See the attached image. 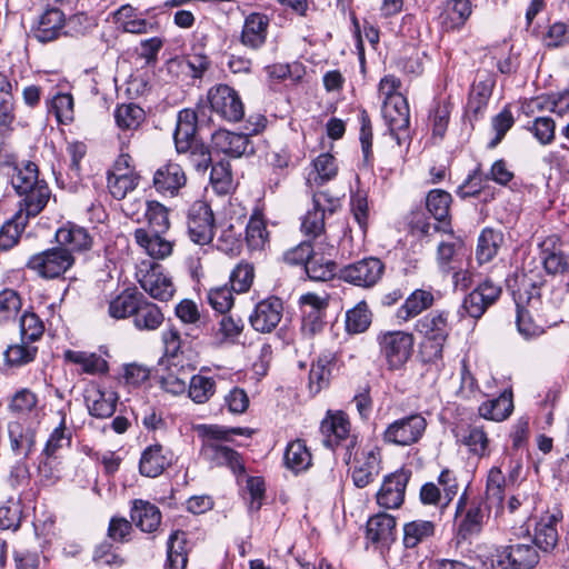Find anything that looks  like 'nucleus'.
<instances>
[{
  "instance_id": "1",
  "label": "nucleus",
  "mask_w": 569,
  "mask_h": 569,
  "mask_svg": "<svg viewBox=\"0 0 569 569\" xmlns=\"http://www.w3.org/2000/svg\"><path fill=\"white\" fill-rule=\"evenodd\" d=\"M57 246L32 254L26 267L43 279H56L71 267V226L66 224L56 232Z\"/></svg>"
},
{
  "instance_id": "2",
  "label": "nucleus",
  "mask_w": 569,
  "mask_h": 569,
  "mask_svg": "<svg viewBox=\"0 0 569 569\" xmlns=\"http://www.w3.org/2000/svg\"><path fill=\"white\" fill-rule=\"evenodd\" d=\"M380 356L389 370L401 369L413 352V335L402 330L380 331L377 335Z\"/></svg>"
},
{
  "instance_id": "3",
  "label": "nucleus",
  "mask_w": 569,
  "mask_h": 569,
  "mask_svg": "<svg viewBox=\"0 0 569 569\" xmlns=\"http://www.w3.org/2000/svg\"><path fill=\"white\" fill-rule=\"evenodd\" d=\"M488 511L480 498L469 499L465 491L458 499L455 513L458 539L467 540L479 535L483 528Z\"/></svg>"
},
{
  "instance_id": "4",
  "label": "nucleus",
  "mask_w": 569,
  "mask_h": 569,
  "mask_svg": "<svg viewBox=\"0 0 569 569\" xmlns=\"http://www.w3.org/2000/svg\"><path fill=\"white\" fill-rule=\"evenodd\" d=\"M136 278L140 287L156 300L169 301L174 296L172 279L156 262L142 261L138 266Z\"/></svg>"
},
{
  "instance_id": "5",
  "label": "nucleus",
  "mask_w": 569,
  "mask_h": 569,
  "mask_svg": "<svg viewBox=\"0 0 569 569\" xmlns=\"http://www.w3.org/2000/svg\"><path fill=\"white\" fill-rule=\"evenodd\" d=\"M321 433L323 435V443L335 449L342 447L346 449L343 461L350 465L352 458V450L357 446V438L350 435V422L343 412H337L326 417L320 426Z\"/></svg>"
},
{
  "instance_id": "6",
  "label": "nucleus",
  "mask_w": 569,
  "mask_h": 569,
  "mask_svg": "<svg viewBox=\"0 0 569 569\" xmlns=\"http://www.w3.org/2000/svg\"><path fill=\"white\" fill-rule=\"evenodd\" d=\"M426 429V418L420 413H411L388 425L382 433V440L389 445L409 447L420 441Z\"/></svg>"
},
{
  "instance_id": "7",
  "label": "nucleus",
  "mask_w": 569,
  "mask_h": 569,
  "mask_svg": "<svg viewBox=\"0 0 569 569\" xmlns=\"http://www.w3.org/2000/svg\"><path fill=\"white\" fill-rule=\"evenodd\" d=\"M266 118L262 116L258 117L256 123L252 127H246L247 133H236L227 130H218L212 134L211 142L212 147L218 151L226 153L233 158L252 153L253 148L251 146L249 136L260 132L264 128Z\"/></svg>"
},
{
  "instance_id": "8",
  "label": "nucleus",
  "mask_w": 569,
  "mask_h": 569,
  "mask_svg": "<svg viewBox=\"0 0 569 569\" xmlns=\"http://www.w3.org/2000/svg\"><path fill=\"white\" fill-rule=\"evenodd\" d=\"M340 206L339 198L329 196L326 191L315 192L312 196V209L302 218L301 231L315 240L325 233V218L332 214Z\"/></svg>"
},
{
  "instance_id": "9",
  "label": "nucleus",
  "mask_w": 569,
  "mask_h": 569,
  "mask_svg": "<svg viewBox=\"0 0 569 569\" xmlns=\"http://www.w3.org/2000/svg\"><path fill=\"white\" fill-rule=\"evenodd\" d=\"M208 101L214 114L228 122H238L244 116V107L238 92L227 86L218 84L208 92Z\"/></svg>"
},
{
  "instance_id": "10",
  "label": "nucleus",
  "mask_w": 569,
  "mask_h": 569,
  "mask_svg": "<svg viewBox=\"0 0 569 569\" xmlns=\"http://www.w3.org/2000/svg\"><path fill=\"white\" fill-rule=\"evenodd\" d=\"M189 238L199 246L208 244L213 239L214 217L210 206L201 200L194 201L187 212Z\"/></svg>"
},
{
  "instance_id": "11",
  "label": "nucleus",
  "mask_w": 569,
  "mask_h": 569,
  "mask_svg": "<svg viewBox=\"0 0 569 569\" xmlns=\"http://www.w3.org/2000/svg\"><path fill=\"white\" fill-rule=\"evenodd\" d=\"M385 263L376 257H368L345 266L340 270V278L361 288H372L385 273Z\"/></svg>"
},
{
  "instance_id": "12",
  "label": "nucleus",
  "mask_w": 569,
  "mask_h": 569,
  "mask_svg": "<svg viewBox=\"0 0 569 569\" xmlns=\"http://www.w3.org/2000/svg\"><path fill=\"white\" fill-rule=\"evenodd\" d=\"M382 117L397 144L408 143L410 140V111L407 99L405 97H393L390 101H385Z\"/></svg>"
},
{
  "instance_id": "13",
  "label": "nucleus",
  "mask_w": 569,
  "mask_h": 569,
  "mask_svg": "<svg viewBox=\"0 0 569 569\" xmlns=\"http://www.w3.org/2000/svg\"><path fill=\"white\" fill-rule=\"evenodd\" d=\"M416 330L428 341L433 343V356L437 358L441 357L442 347L451 331L449 312L435 310L427 313L417 321Z\"/></svg>"
},
{
  "instance_id": "14",
  "label": "nucleus",
  "mask_w": 569,
  "mask_h": 569,
  "mask_svg": "<svg viewBox=\"0 0 569 569\" xmlns=\"http://www.w3.org/2000/svg\"><path fill=\"white\" fill-rule=\"evenodd\" d=\"M515 302L517 309L516 323L519 333L526 339L540 336L543 329L533 321L529 310V308H535L539 302L537 288L532 287L530 291H518L515 293Z\"/></svg>"
},
{
  "instance_id": "15",
  "label": "nucleus",
  "mask_w": 569,
  "mask_h": 569,
  "mask_svg": "<svg viewBox=\"0 0 569 569\" xmlns=\"http://www.w3.org/2000/svg\"><path fill=\"white\" fill-rule=\"evenodd\" d=\"M500 295L501 287L486 279L463 299L462 309L469 317L479 319Z\"/></svg>"
},
{
  "instance_id": "16",
  "label": "nucleus",
  "mask_w": 569,
  "mask_h": 569,
  "mask_svg": "<svg viewBox=\"0 0 569 569\" xmlns=\"http://www.w3.org/2000/svg\"><path fill=\"white\" fill-rule=\"evenodd\" d=\"M283 312V303L277 297H268L259 301L249 317L251 327L261 333L273 331L279 325Z\"/></svg>"
},
{
  "instance_id": "17",
  "label": "nucleus",
  "mask_w": 569,
  "mask_h": 569,
  "mask_svg": "<svg viewBox=\"0 0 569 569\" xmlns=\"http://www.w3.org/2000/svg\"><path fill=\"white\" fill-rule=\"evenodd\" d=\"M410 473L405 470L396 471L385 477L377 492V503L385 509H398L405 500L406 488Z\"/></svg>"
},
{
  "instance_id": "18",
  "label": "nucleus",
  "mask_w": 569,
  "mask_h": 569,
  "mask_svg": "<svg viewBox=\"0 0 569 569\" xmlns=\"http://www.w3.org/2000/svg\"><path fill=\"white\" fill-rule=\"evenodd\" d=\"M538 562L536 547L527 543L507 546L497 553V563L505 569H531Z\"/></svg>"
},
{
  "instance_id": "19",
  "label": "nucleus",
  "mask_w": 569,
  "mask_h": 569,
  "mask_svg": "<svg viewBox=\"0 0 569 569\" xmlns=\"http://www.w3.org/2000/svg\"><path fill=\"white\" fill-rule=\"evenodd\" d=\"M113 18L119 28L128 33L147 34L160 30V23L156 20V17L150 19L143 18L142 14L130 4L121 6L114 12Z\"/></svg>"
},
{
  "instance_id": "20",
  "label": "nucleus",
  "mask_w": 569,
  "mask_h": 569,
  "mask_svg": "<svg viewBox=\"0 0 569 569\" xmlns=\"http://www.w3.org/2000/svg\"><path fill=\"white\" fill-rule=\"evenodd\" d=\"M352 480L357 488H365L373 482L380 470L379 453L375 449H363L352 455Z\"/></svg>"
},
{
  "instance_id": "21",
  "label": "nucleus",
  "mask_w": 569,
  "mask_h": 569,
  "mask_svg": "<svg viewBox=\"0 0 569 569\" xmlns=\"http://www.w3.org/2000/svg\"><path fill=\"white\" fill-rule=\"evenodd\" d=\"M562 511L555 508L541 516L535 526L533 543L543 552H551L558 545L557 525L562 520Z\"/></svg>"
},
{
  "instance_id": "22",
  "label": "nucleus",
  "mask_w": 569,
  "mask_h": 569,
  "mask_svg": "<svg viewBox=\"0 0 569 569\" xmlns=\"http://www.w3.org/2000/svg\"><path fill=\"white\" fill-rule=\"evenodd\" d=\"M83 398L89 413L93 417L109 418L116 411L118 395L97 383L92 382L86 387Z\"/></svg>"
},
{
  "instance_id": "23",
  "label": "nucleus",
  "mask_w": 569,
  "mask_h": 569,
  "mask_svg": "<svg viewBox=\"0 0 569 569\" xmlns=\"http://www.w3.org/2000/svg\"><path fill=\"white\" fill-rule=\"evenodd\" d=\"M10 451L16 458L29 459L37 448V430L20 421L8 423Z\"/></svg>"
},
{
  "instance_id": "24",
  "label": "nucleus",
  "mask_w": 569,
  "mask_h": 569,
  "mask_svg": "<svg viewBox=\"0 0 569 569\" xmlns=\"http://www.w3.org/2000/svg\"><path fill=\"white\" fill-rule=\"evenodd\" d=\"M200 455L213 467H228L233 473L242 475L246 471L241 456L226 445L202 443Z\"/></svg>"
},
{
  "instance_id": "25",
  "label": "nucleus",
  "mask_w": 569,
  "mask_h": 569,
  "mask_svg": "<svg viewBox=\"0 0 569 569\" xmlns=\"http://www.w3.org/2000/svg\"><path fill=\"white\" fill-rule=\"evenodd\" d=\"M270 19L261 12H252L244 18L240 42L248 49L258 50L267 41Z\"/></svg>"
},
{
  "instance_id": "26",
  "label": "nucleus",
  "mask_w": 569,
  "mask_h": 569,
  "mask_svg": "<svg viewBox=\"0 0 569 569\" xmlns=\"http://www.w3.org/2000/svg\"><path fill=\"white\" fill-rule=\"evenodd\" d=\"M163 233L138 228L133 232V239L146 254L152 259L163 260L171 256L174 246L173 241L163 237Z\"/></svg>"
},
{
  "instance_id": "27",
  "label": "nucleus",
  "mask_w": 569,
  "mask_h": 569,
  "mask_svg": "<svg viewBox=\"0 0 569 569\" xmlns=\"http://www.w3.org/2000/svg\"><path fill=\"white\" fill-rule=\"evenodd\" d=\"M187 177L182 167L176 162L160 166L153 173L152 183L157 192L174 196L186 184Z\"/></svg>"
},
{
  "instance_id": "28",
  "label": "nucleus",
  "mask_w": 569,
  "mask_h": 569,
  "mask_svg": "<svg viewBox=\"0 0 569 569\" xmlns=\"http://www.w3.org/2000/svg\"><path fill=\"white\" fill-rule=\"evenodd\" d=\"M457 439L478 459L488 458L491 453V440L483 426L468 425L457 432Z\"/></svg>"
},
{
  "instance_id": "29",
  "label": "nucleus",
  "mask_w": 569,
  "mask_h": 569,
  "mask_svg": "<svg viewBox=\"0 0 569 569\" xmlns=\"http://www.w3.org/2000/svg\"><path fill=\"white\" fill-rule=\"evenodd\" d=\"M64 26V13L59 8L51 7V3H48V8L39 17L32 32L40 42H49L56 40L62 33Z\"/></svg>"
},
{
  "instance_id": "30",
  "label": "nucleus",
  "mask_w": 569,
  "mask_h": 569,
  "mask_svg": "<svg viewBox=\"0 0 569 569\" xmlns=\"http://www.w3.org/2000/svg\"><path fill=\"white\" fill-rule=\"evenodd\" d=\"M173 455L169 449L154 443L147 447L140 458L139 470L141 475L154 478L163 472L172 462Z\"/></svg>"
},
{
  "instance_id": "31",
  "label": "nucleus",
  "mask_w": 569,
  "mask_h": 569,
  "mask_svg": "<svg viewBox=\"0 0 569 569\" xmlns=\"http://www.w3.org/2000/svg\"><path fill=\"white\" fill-rule=\"evenodd\" d=\"M197 114L191 109H183L177 116V124L173 133L178 152H187L196 140Z\"/></svg>"
},
{
  "instance_id": "32",
  "label": "nucleus",
  "mask_w": 569,
  "mask_h": 569,
  "mask_svg": "<svg viewBox=\"0 0 569 569\" xmlns=\"http://www.w3.org/2000/svg\"><path fill=\"white\" fill-rule=\"evenodd\" d=\"M130 518L132 523L143 532H153L161 523V512L159 508L142 499L133 500Z\"/></svg>"
},
{
  "instance_id": "33",
  "label": "nucleus",
  "mask_w": 569,
  "mask_h": 569,
  "mask_svg": "<svg viewBox=\"0 0 569 569\" xmlns=\"http://www.w3.org/2000/svg\"><path fill=\"white\" fill-rule=\"evenodd\" d=\"M513 411V393L511 389L503 390L499 397L488 399L478 407V415L486 419L500 422L509 418Z\"/></svg>"
},
{
  "instance_id": "34",
  "label": "nucleus",
  "mask_w": 569,
  "mask_h": 569,
  "mask_svg": "<svg viewBox=\"0 0 569 569\" xmlns=\"http://www.w3.org/2000/svg\"><path fill=\"white\" fill-rule=\"evenodd\" d=\"M19 196H21V200L17 212H21L22 217H26V220L29 221L30 218L37 217L46 208L51 191L46 182L27 190V192H21Z\"/></svg>"
},
{
  "instance_id": "35",
  "label": "nucleus",
  "mask_w": 569,
  "mask_h": 569,
  "mask_svg": "<svg viewBox=\"0 0 569 569\" xmlns=\"http://www.w3.org/2000/svg\"><path fill=\"white\" fill-rule=\"evenodd\" d=\"M396 518L380 512L367 521V538L373 543H389L396 539Z\"/></svg>"
},
{
  "instance_id": "36",
  "label": "nucleus",
  "mask_w": 569,
  "mask_h": 569,
  "mask_svg": "<svg viewBox=\"0 0 569 569\" xmlns=\"http://www.w3.org/2000/svg\"><path fill=\"white\" fill-rule=\"evenodd\" d=\"M7 166L12 169L11 184L18 194L27 192V190H30L40 183H46L44 180L39 179L38 166L34 162L24 161L20 164L7 163Z\"/></svg>"
},
{
  "instance_id": "37",
  "label": "nucleus",
  "mask_w": 569,
  "mask_h": 569,
  "mask_svg": "<svg viewBox=\"0 0 569 569\" xmlns=\"http://www.w3.org/2000/svg\"><path fill=\"white\" fill-rule=\"evenodd\" d=\"M433 302L435 297L431 291L416 289L398 308L396 316L399 320L408 321L432 307Z\"/></svg>"
},
{
  "instance_id": "38",
  "label": "nucleus",
  "mask_w": 569,
  "mask_h": 569,
  "mask_svg": "<svg viewBox=\"0 0 569 569\" xmlns=\"http://www.w3.org/2000/svg\"><path fill=\"white\" fill-rule=\"evenodd\" d=\"M132 318L134 327L141 331L157 330L164 320L161 309L143 295Z\"/></svg>"
},
{
  "instance_id": "39",
  "label": "nucleus",
  "mask_w": 569,
  "mask_h": 569,
  "mask_svg": "<svg viewBox=\"0 0 569 569\" xmlns=\"http://www.w3.org/2000/svg\"><path fill=\"white\" fill-rule=\"evenodd\" d=\"M119 170L108 173V189L114 199L122 200L138 187L139 176L133 169L119 168Z\"/></svg>"
},
{
  "instance_id": "40",
  "label": "nucleus",
  "mask_w": 569,
  "mask_h": 569,
  "mask_svg": "<svg viewBox=\"0 0 569 569\" xmlns=\"http://www.w3.org/2000/svg\"><path fill=\"white\" fill-rule=\"evenodd\" d=\"M338 173L336 158L330 153H321L312 161V170L308 173L307 183L321 186L332 180Z\"/></svg>"
},
{
  "instance_id": "41",
  "label": "nucleus",
  "mask_w": 569,
  "mask_h": 569,
  "mask_svg": "<svg viewBox=\"0 0 569 569\" xmlns=\"http://www.w3.org/2000/svg\"><path fill=\"white\" fill-rule=\"evenodd\" d=\"M436 533V523L430 520H412L403 526V546L407 549L416 548L431 539Z\"/></svg>"
},
{
  "instance_id": "42",
  "label": "nucleus",
  "mask_w": 569,
  "mask_h": 569,
  "mask_svg": "<svg viewBox=\"0 0 569 569\" xmlns=\"http://www.w3.org/2000/svg\"><path fill=\"white\" fill-rule=\"evenodd\" d=\"M141 292L136 289H126L109 303L108 312L114 319L133 317L142 298Z\"/></svg>"
},
{
  "instance_id": "43",
  "label": "nucleus",
  "mask_w": 569,
  "mask_h": 569,
  "mask_svg": "<svg viewBox=\"0 0 569 569\" xmlns=\"http://www.w3.org/2000/svg\"><path fill=\"white\" fill-rule=\"evenodd\" d=\"M48 116L53 117L62 136L71 124V93L57 92L48 103Z\"/></svg>"
},
{
  "instance_id": "44",
  "label": "nucleus",
  "mask_w": 569,
  "mask_h": 569,
  "mask_svg": "<svg viewBox=\"0 0 569 569\" xmlns=\"http://www.w3.org/2000/svg\"><path fill=\"white\" fill-rule=\"evenodd\" d=\"M26 217L21 212H16L10 219L3 222L0 228V248L7 252L14 248L21 238L23 230L28 224Z\"/></svg>"
},
{
  "instance_id": "45",
  "label": "nucleus",
  "mask_w": 569,
  "mask_h": 569,
  "mask_svg": "<svg viewBox=\"0 0 569 569\" xmlns=\"http://www.w3.org/2000/svg\"><path fill=\"white\" fill-rule=\"evenodd\" d=\"M502 233L495 229L486 228L481 231L476 251L479 263H487L496 257L502 243Z\"/></svg>"
},
{
  "instance_id": "46",
  "label": "nucleus",
  "mask_w": 569,
  "mask_h": 569,
  "mask_svg": "<svg viewBox=\"0 0 569 569\" xmlns=\"http://www.w3.org/2000/svg\"><path fill=\"white\" fill-rule=\"evenodd\" d=\"M493 87L495 79L489 76L485 80H480L473 84L468 100V111L471 112L476 119L482 114L486 109Z\"/></svg>"
},
{
  "instance_id": "47",
  "label": "nucleus",
  "mask_w": 569,
  "mask_h": 569,
  "mask_svg": "<svg viewBox=\"0 0 569 569\" xmlns=\"http://www.w3.org/2000/svg\"><path fill=\"white\" fill-rule=\"evenodd\" d=\"M435 230L442 231L449 236V240H442L437 249V260L441 267H447L458 252L463 248L461 238L456 237L449 223L433 227Z\"/></svg>"
},
{
  "instance_id": "48",
  "label": "nucleus",
  "mask_w": 569,
  "mask_h": 569,
  "mask_svg": "<svg viewBox=\"0 0 569 569\" xmlns=\"http://www.w3.org/2000/svg\"><path fill=\"white\" fill-rule=\"evenodd\" d=\"M451 194L441 189L429 191L426 198V206L432 217L445 226L450 224L449 211L451 204Z\"/></svg>"
},
{
  "instance_id": "49",
  "label": "nucleus",
  "mask_w": 569,
  "mask_h": 569,
  "mask_svg": "<svg viewBox=\"0 0 569 569\" xmlns=\"http://www.w3.org/2000/svg\"><path fill=\"white\" fill-rule=\"evenodd\" d=\"M269 241L266 222L260 214H252L246 228V242L250 250L261 251Z\"/></svg>"
},
{
  "instance_id": "50",
  "label": "nucleus",
  "mask_w": 569,
  "mask_h": 569,
  "mask_svg": "<svg viewBox=\"0 0 569 569\" xmlns=\"http://www.w3.org/2000/svg\"><path fill=\"white\" fill-rule=\"evenodd\" d=\"M186 392L194 403L203 405L216 393V381L210 377L193 375L189 380Z\"/></svg>"
},
{
  "instance_id": "51",
  "label": "nucleus",
  "mask_w": 569,
  "mask_h": 569,
  "mask_svg": "<svg viewBox=\"0 0 569 569\" xmlns=\"http://www.w3.org/2000/svg\"><path fill=\"white\" fill-rule=\"evenodd\" d=\"M284 463L295 472L306 470L311 465V453L305 441L297 439L287 446Z\"/></svg>"
},
{
  "instance_id": "52",
  "label": "nucleus",
  "mask_w": 569,
  "mask_h": 569,
  "mask_svg": "<svg viewBox=\"0 0 569 569\" xmlns=\"http://www.w3.org/2000/svg\"><path fill=\"white\" fill-rule=\"evenodd\" d=\"M22 308L20 293L10 288L0 291V326L16 321Z\"/></svg>"
},
{
  "instance_id": "53",
  "label": "nucleus",
  "mask_w": 569,
  "mask_h": 569,
  "mask_svg": "<svg viewBox=\"0 0 569 569\" xmlns=\"http://www.w3.org/2000/svg\"><path fill=\"white\" fill-rule=\"evenodd\" d=\"M117 126L121 130H136L144 120V111L136 103L118 106L114 111Z\"/></svg>"
},
{
  "instance_id": "54",
  "label": "nucleus",
  "mask_w": 569,
  "mask_h": 569,
  "mask_svg": "<svg viewBox=\"0 0 569 569\" xmlns=\"http://www.w3.org/2000/svg\"><path fill=\"white\" fill-rule=\"evenodd\" d=\"M167 569H186L188 556L184 549V533L176 531L168 540Z\"/></svg>"
},
{
  "instance_id": "55",
  "label": "nucleus",
  "mask_w": 569,
  "mask_h": 569,
  "mask_svg": "<svg viewBox=\"0 0 569 569\" xmlns=\"http://www.w3.org/2000/svg\"><path fill=\"white\" fill-rule=\"evenodd\" d=\"M371 311L367 302L360 301L346 313V329L349 333H362L371 325Z\"/></svg>"
},
{
  "instance_id": "56",
  "label": "nucleus",
  "mask_w": 569,
  "mask_h": 569,
  "mask_svg": "<svg viewBox=\"0 0 569 569\" xmlns=\"http://www.w3.org/2000/svg\"><path fill=\"white\" fill-rule=\"evenodd\" d=\"M331 360L329 357H319L309 372V389L312 395L319 393L322 389L327 388L331 377Z\"/></svg>"
},
{
  "instance_id": "57",
  "label": "nucleus",
  "mask_w": 569,
  "mask_h": 569,
  "mask_svg": "<svg viewBox=\"0 0 569 569\" xmlns=\"http://www.w3.org/2000/svg\"><path fill=\"white\" fill-rule=\"evenodd\" d=\"M29 341L9 346L4 352V362L8 367H21L34 360L38 348L30 346Z\"/></svg>"
},
{
  "instance_id": "58",
  "label": "nucleus",
  "mask_w": 569,
  "mask_h": 569,
  "mask_svg": "<svg viewBox=\"0 0 569 569\" xmlns=\"http://www.w3.org/2000/svg\"><path fill=\"white\" fill-rule=\"evenodd\" d=\"M144 216L150 231L167 232L170 228L168 209L158 201H146Z\"/></svg>"
},
{
  "instance_id": "59",
  "label": "nucleus",
  "mask_w": 569,
  "mask_h": 569,
  "mask_svg": "<svg viewBox=\"0 0 569 569\" xmlns=\"http://www.w3.org/2000/svg\"><path fill=\"white\" fill-rule=\"evenodd\" d=\"M66 429V415L63 413L59 426L54 428L49 439L47 440L46 446L41 452L42 456L58 459L61 458V451L70 442V437H67L64 433Z\"/></svg>"
},
{
  "instance_id": "60",
  "label": "nucleus",
  "mask_w": 569,
  "mask_h": 569,
  "mask_svg": "<svg viewBox=\"0 0 569 569\" xmlns=\"http://www.w3.org/2000/svg\"><path fill=\"white\" fill-rule=\"evenodd\" d=\"M73 363L81 368V371L89 375H101L108 371V362L94 352L73 351Z\"/></svg>"
},
{
  "instance_id": "61",
  "label": "nucleus",
  "mask_w": 569,
  "mask_h": 569,
  "mask_svg": "<svg viewBox=\"0 0 569 569\" xmlns=\"http://www.w3.org/2000/svg\"><path fill=\"white\" fill-rule=\"evenodd\" d=\"M22 505L19 500L9 499L0 507V529L17 531L22 520Z\"/></svg>"
},
{
  "instance_id": "62",
  "label": "nucleus",
  "mask_w": 569,
  "mask_h": 569,
  "mask_svg": "<svg viewBox=\"0 0 569 569\" xmlns=\"http://www.w3.org/2000/svg\"><path fill=\"white\" fill-rule=\"evenodd\" d=\"M38 472L44 486H52L61 479L63 468L60 459L40 455Z\"/></svg>"
},
{
  "instance_id": "63",
  "label": "nucleus",
  "mask_w": 569,
  "mask_h": 569,
  "mask_svg": "<svg viewBox=\"0 0 569 569\" xmlns=\"http://www.w3.org/2000/svg\"><path fill=\"white\" fill-rule=\"evenodd\" d=\"M44 331L42 320L33 312L24 311L20 318L21 340L33 342L39 340Z\"/></svg>"
},
{
  "instance_id": "64",
  "label": "nucleus",
  "mask_w": 569,
  "mask_h": 569,
  "mask_svg": "<svg viewBox=\"0 0 569 569\" xmlns=\"http://www.w3.org/2000/svg\"><path fill=\"white\" fill-rule=\"evenodd\" d=\"M37 395L24 388L13 395L9 403V410L17 416H26L37 408Z\"/></svg>"
}]
</instances>
